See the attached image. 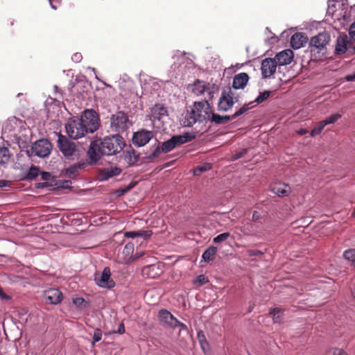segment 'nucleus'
I'll list each match as a JSON object with an SVG mask.
<instances>
[{
    "mask_svg": "<svg viewBox=\"0 0 355 355\" xmlns=\"http://www.w3.org/2000/svg\"><path fill=\"white\" fill-rule=\"evenodd\" d=\"M82 58V55L80 53H75L73 57H72V59L76 60V62H78L81 60Z\"/></svg>",
    "mask_w": 355,
    "mask_h": 355,
    "instance_id": "nucleus-57",
    "label": "nucleus"
},
{
    "mask_svg": "<svg viewBox=\"0 0 355 355\" xmlns=\"http://www.w3.org/2000/svg\"><path fill=\"white\" fill-rule=\"evenodd\" d=\"M198 121H199L198 117H197V114H196L195 112L191 108L190 112L187 111L186 113L184 118L182 120V124L185 127H191Z\"/></svg>",
    "mask_w": 355,
    "mask_h": 355,
    "instance_id": "nucleus-27",
    "label": "nucleus"
},
{
    "mask_svg": "<svg viewBox=\"0 0 355 355\" xmlns=\"http://www.w3.org/2000/svg\"><path fill=\"white\" fill-rule=\"evenodd\" d=\"M349 34L351 38L355 41V21L350 26Z\"/></svg>",
    "mask_w": 355,
    "mask_h": 355,
    "instance_id": "nucleus-50",
    "label": "nucleus"
},
{
    "mask_svg": "<svg viewBox=\"0 0 355 355\" xmlns=\"http://www.w3.org/2000/svg\"><path fill=\"white\" fill-rule=\"evenodd\" d=\"M125 145L123 138L119 135L105 137L103 139L92 141L87 150L91 163L97 162L102 156H110L121 152Z\"/></svg>",
    "mask_w": 355,
    "mask_h": 355,
    "instance_id": "nucleus-1",
    "label": "nucleus"
},
{
    "mask_svg": "<svg viewBox=\"0 0 355 355\" xmlns=\"http://www.w3.org/2000/svg\"><path fill=\"white\" fill-rule=\"evenodd\" d=\"M203 334V333H202V331L198 333V338H199V340H200V343L202 344V339H201V338H200V334Z\"/></svg>",
    "mask_w": 355,
    "mask_h": 355,
    "instance_id": "nucleus-61",
    "label": "nucleus"
},
{
    "mask_svg": "<svg viewBox=\"0 0 355 355\" xmlns=\"http://www.w3.org/2000/svg\"><path fill=\"white\" fill-rule=\"evenodd\" d=\"M134 250H135V245L131 242L128 243L125 245V247L123 250V252H122V254L123 255V257L121 261L122 263H126L133 261L142 256L143 253H136L134 255L133 254Z\"/></svg>",
    "mask_w": 355,
    "mask_h": 355,
    "instance_id": "nucleus-14",
    "label": "nucleus"
},
{
    "mask_svg": "<svg viewBox=\"0 0 355 355\" xmlns=\"http://www.w3.org/2000/svg\"><path fill=\"white\" fill-rule=\"evenodd\" d=\"M207 89H209V87L206 85L204 81L197 80L194 82L192 92L197 95L202 94Z\"/></svg>",
    "mask_w": 355,
    "mask_h": 355,
    "instance_id": "nucleus-29",
    "label": "nucleus"
},
{
    "mask_svg": "<svg viewBox=\"0 0 355 355\" xmlns=\"http://www.w3.org/2000/svg\"><path fill=\"white\" fill-rule=\"evenodd\" d=\"M284 310L281 308H275L270 311V314L272 315V319L275 322H279L282 320Z\"/></svg>",
    "mask_w": 355,
    "mask_h": 355,
    "instance_id": "nucleus-34",
    "label": "nucleus"
},
{
    "mask_svg": "<svg viewBox=\"0 0 355 355\" xmlns=\"http://www.w3.org/2000/svg\"><path fill=\"white\" fill-rule=\"evenodd\" d=\"M46 186H48L47 183H38L37 187V188H43Z\"/></svg>",
    "mask_w": 355,
    "mask_h": 355,
    "instance_id": "nucleus-60",
    "label": "nucleus"
},
{
    "mask_svg": "<svg viewBox=\"0 0 355 355\" xmlns=\"http://www.w3.org/2000/svg\"><path fill=\"white\" fill-rule=\"evenodd\" d=\"M153 133L151 131L141 130L133 135L132 141L137 146H144L153 138Z\"/></svg>",
    "mask_w": 355,
    "mask_h": 355,
    "instance_id": "nucleus-11",
    "label": "nucleus"
},
{
    "mask_svg": "<svg viewBox=\"0 0 355 355\" xmlns=\"http://www.w3.org/2000/svg\"><path fill=\"white\" fill-rule=\"evenodd\" d=\"M218 249L214 245L209 246L202 254V259L205 262H210L215 259Z\"/></svg>",
    "mask_w": 355,
    "mask_h": 355,
    "instance_id": "nucleus-30",
    "label": "nucleus"
},
{
    "mask_svg": "<svg viewBox=\"0 0 355 355\" xmlns=\"http://www.w3.org/2000/svg\"><path fill=\"white\" fill-rule=\"evenodd\" d=\"M326 126L322 121H320L318 125L311 131V136L314 137L321 133L323 128Z\"/></svg>",
    "mask_w": 355,
    "mask_h": 355,
    "instance_id": "nucleus-40",
    "label": "nucleus"
},
{
    "mask_svg": "<svg viewBox=\"0 0 355 355\" xmlns=\"http://www.w3.org/2000/svg\"><path fill=\"white\" fill-rule=\"evenodd\" d=\"M209 282V279L204 275H200L193 281V284L197 286H201Z\"/></svg>",
    "mask_w": 355,
    "mask_h": 355,
    "instance_id": "nucleus-41",
    "label": "nucleus"
},
{
    "mask_svg": "<svg viewBox=\"0 0 355 355\" xmlns=\"http://www.w3.org/2000/svg\"><path fill=\"white\" fill-rule=\"evenodd\" d=\"M270 92L268 91H265L262 93H260L259 96L255 99V102L257 103H261L266 101L270 96Z\"/></svg>",
    "mask_w": 355,
    "mask_h": 355,
    "instance_id": "nucleus-43",
    "label": "nucleus"
},
{
    "mask_svg": "<svg viewBox=\"0 0 355 355\" xmlns=\"http://www.w3.org/2000/svg\"><path fill=\"white\" fill-rule=\"evenodd\" d=\"M331 355H347V353L341 349H334L330 352Z\"/></svg>",
    "mask_w": 355,
    "mask_h": 355,
    "instance_id": "nucleus-48",
    "label": "nucleus"
},
{
    "mask_svg": "<svg viewBox=\"0 0 355 355\" xmlns=\"http://www.w3.org/2000/svg\"><path fill=\"white\" fill-rule=\"evenodd\" d=\"M44 297L52 304H59L63 297L62 293L57 288H50L44 291Z\"/></svg>",
    "mask_w": 355,
    "mask_h": 355,
    "instance_id": "nucleus-19",
    "label": "nucleus"
},
{
    "mask_svg": "<svg viewBox=\"0 0 355 355\" xmlns=\"http://www.w3.org/2000/svg\"><path fill=\"white\" fill-rule=\"evenodd\" d=\"M211 168V164H205L202 166H199L196 168H195L193 171V174L195 175H200L202 173L210 170Z\"/></svg>",
    "mask_w": 355,
    "mask_h": 355,
    "instance_id": "nucleus-38",
    "label": "nucleus"
},
{
    "mask_svg": "<svg viewBox=\"0 0 355 355\" xmlns=\"http://www.w3.org/2000/svg\"><path fill=\"white\" fill-rule=\"evenodd\" d=\"M121 173V169L116 166H110L101 169L98 174V178L101 181H106L108 179L119 175Z\"/></svg>",
    "mask_w": 355,
    "mask_h": 355,
    "instance_id": "nucleus-17",
    "label": "nucleus"
},
{
    "mask_svg": "<svg viewBox=\"0 0 355 355\" xmlns=\"http://www.w3.org/2000/svg\"><path fill=\"white\" fill-rule=\"evenodd\" d=\"M79 119L84 125L87 133H93L98 129L100 120L95 111L85 110Z\"/></svg>",
    "mask_w": 355,
    "mask_h": 355,
    "instance_id": "nucleus-3",
    "label": "nucleus"
},
{
    "mask_svg": "<svg viewBox=\"0 0 355 355\" xmlns=\"http://www.w3.org/2000/svg\"><path fill=\"white\" fill-rule=\"evenodd\" d=\"M261 214L257 211H254L252 214V220L254 222L258 221L261 218Z\"/></svg>",
    "mask_w": 355,
    "mask_h": 355,
    "instance_id": "nucleus-53",
    "label": "nucleus"
},
{
    "mask_svg": "<svg viewBox=\"0 0 355 355\" xmlns=\"http://www.w3.org/2000/svg\"><path fill=\"white\" fill-rule=\"evenodd\" d=\"M341 117H342V115L340 114L336 113V114H334L329 116L322 121L324 122V125H327L329 124L334 123L338 119H340Z\"/></svg>",
    "mask_w": 355,
    "mask_h": 355,
    "instance_id": "nucleus-36",
    "label": "nucleus"
},
{
    "mask_svg": "<svg viewBox=\"0 0 355 355\" xmlns=\"http://www.w3.org/2000/svg\"><path fill=\"white\" fill-rule=\"evenodd\" d=\"M345 259L352 262V265L355 267V248L345 250L343 253Z\"/></svg>",
    "mask_w": 355,
    "mask_h": 355,
    "instance_id": "nucleus-35",
    "label": "nucleus"
},
{
    "mask_svg": "<svg viewBox=\"0 0 355 355\" xmlns=\"http://www.w3.org/2000/svg\"><path fill=\"white\" fill-rule=\"evenodd\" d=\"M167 116L168 110L163 105L155 104L151 109L150 120L154 123L156 121H162Z\"/></svg>",
    "mask_w": 355,
    "mask_h": 355,
    "instance_id": "nucleus-15",
    "label": "nucleus"
},
{
    "mask_svg": "<svg viewBox=\"0 0 355 355\" xmlns=\"http://www.w3.org/2000/svg\"><path fill=\"white\" fill-rule=\"evenodd\" d=\"M192 109L197 114L199 122L209 119L212 112L207 101L195 102Z\"/></svg>",
    "mask_w": 355,
    "mask_h": 355,
    "instance_id": "nucleus-9",
    "label": "nucleus"
},
{
    "mask_svg": "<svg viewBox=\"0 0 355 355\" xmlns=\"http://www.w3.org/2000/svg\"><path fill=\"white\" fill-rule=\"evenodd\" d=\"M276 60L272 58H266L261 62V73L263 78L270 77L276 71Z\"/></svg>",
    "mask_w": 355,
    "mask_h": 355,
    "instance_id": "nucleus-13",
    "label": "nucleus"
},
{
    "mask_svg": "<svg viewBox=\"0 0 355 355\" xmlns=\"http://www.w3.org/2000/svg\"><path fill=\"white\" fill-rule=\"evenodd\" d=\"M196 135L193 133L186 132L182 135H175L172 137L173 140L175 144V146L178 145L183 144L189 142L194 139Z\"/></svg>",
    "mask_w": 355,
    "mask_h": 355,
    "instance_id": "nucleus-25",
    "label": "nucleus"
},
{
    "mask_svg": "<svg viewBox=\"0 0 355 355\" xmlns=\"http://www.w3.org/2000/svg\"><path fill=\"white\" fill-rule=\"evenodd\" d=\"M40 174L39 167L32 165L28 173L26 174L25 179L28 180H33L37 178Z\"/></svg>",
    "mask_w": 355,
    "mask_h": 355,
    "instance_id": "nucleus-32",
    "label": "nucleus"
},
{
    "mask_svg": "<svg viewBox=\"0 0 355 355\" xmlns=\"http://www.w3.org/2000/svg\"><path fill=\"white\" fill-rule=\"evenodd\" d=\"M10 158L9 150L6 147L0 148V165H3L8 162Z\"/></svg>",
    "mask_w": 355,
    "mask_h": 355,
    "instance_id": "nucleus-31",
    "label": "nucleus"
},
{
    "mask_svg": "<svg viewBox=\"0 0 355 355\" xmlns=\"http://www.w3.org/2000/svg\"><path fill=\"white\" fill-rule=\"evenodd\" d=\"M249 105H244L242 107H241L238 111H236L234 114L229 116H220L219 114H215L211 112L209 119L211 122L214 123L216 124H225L228 123L230 120L234 119L236 117L242 115L245 112H246L249 109Z\"/></svg>",
    "mask_w": 355,
    "mask_h": 355,
    "instance_id": "nucleus-7",
    "label": "nucleus"
},
{
    "mask_svg": "<svg viewBox=\"0 0 355 355\" xmlns=\"http://www.w3.org/2000/svg\"><path fill=\"white\" fill-rule=\"evenodd\" d=\"M293 58V52L291 49H286L277 53L275 60L279 65H286L291 62Z\"/></svg>",
    "mask_w": 355,
    "mask_h": 355,
    "instance_id": "nucleus-20",
    "label": "nucleus"
},
{
    "mask_svg": "<svg viewBox=\"0 0 355 355\" xmlns=\"http://www.w3.org/2000/svg\"><path fill=\"white\" fill-rule=\"evenodd\" d=\"M40 175H41V178L43 180H50L51 177V173L49 172H42L40 173Z\"/></svg>",
    "mask_w": 355,
    "mask_h": 355,
    "instance_id": "nucleus-54",
    "label": "nucleus"
},
{
    "mask_svg": "<svg viewBox=\"0 0 355 355\" xmlns=\"http://www.w3.org/2000/svg\"><path fill=\"white\" fill-rule=\"evenodd\" d=\"M247 253L250 257H259L263 254V252L259 250H249Z\"/></svg>",
    "mask_w": 355,
    "mask_h": 355,
    "instance_id": "nucleus-47",
    "label": "nucleus"
},
{
    "mask_svg": "<svg viewBox=\"0 0 355 355\" xmlns=\"http://www.w3.org/2000/svg\"><path fill=\"white\" fill-rule=\"evenodd\" d=\"M102 338V331L100 329H96L94 330V336H93V344L94 343L98 342L101 340Z\"/></svg>",
    "mask_w": 355,
    "mask_h": 355,
    "instance_id": "nucleus-46",
    "label": "nucleus"
},
{
    "mask_svg": "<svg viewBox=\"0 0 355 355\" xmlns=\"http://www.w3.org/2000/svg\"><path fill=\"white\" fill-rule=\"evenodd\" d=\"M94 280L96 284L102 288H112L115 285L111 278V271L109 267L104 268L101 273H96Z\"/></svg>",
    "mask_w": 355,
    "mask_h": 355,
    "instance_id": "nucleus-10",
    "label": "nucleus"
},
{
    "mask_svg": "<svg viewBox=\"0 0 355 355\" xmlns=\"http://www.w3.org/2000/svg\"><path fill=\"white\" fill-rule=\"evenodd\" d=\"M329 34L327 32H322L311 37L310 46L318 49H322L329 42Z\"/></svg>",
    "mask_w": 355,
    "mask_h": 355,
    "instance_id": "nucleus-12",
    "label": "nucleus"
},
{
    "mask_svg": "<svg viewBox=\"0 0 355 355\" xmlns=\"http://www.w3.org/2000/svg\"><path fill=\"white\" fill-rule=\"evenodd\" d=\"M180 327L181 329H182V330H185V331L188 330L187 326L185 324H184V323L181 322L180 321H179L175 318L174 319V321H173V324H172L171 327L175 328V327Z\"/></svg>",
    "mask_w": 355,
    "mask_h": 355,
    "instance_id": "nucleus-44",
    "label": "nucleus"
},
{
    "mask_svg": "<svg viewBox=\"0 0 355 355\" xmlns=\"http://www.w3.org/2000/svg\"><path fill=\"white\" fill-rule=\"evenodd\" d=\"M49 1L50 3H51V5L52 8H53V9H56V6H54V5H53V3H52V1H53V0H49Z\"/></svg>",
    "mask_w": 355,
    "mask_h": 355,
    "instance_id": "nucleus-62",
    "label": "nucleus"
},
{
    "mask_svg": "<svg viewBox=\"0 0 355 355\" xmlns=\"http://www.w3.org/2000/svg\"><path fill=\"white\" fill-rule=\"evenodd\" d=\"M352 216L355 218V208L354 209V211L352 214Z\"/></svg>",
    "mask_w": 355,
    "mask_h": 355,
    "instance_id": "nucleus-64",
    "label": "nucleus"
},
{
    "mask_svg": "<svg viewBox=\"0 0 355 355\" xmlns=\"http://www.w3.org/2000/svg\"><path fill=\"white\" fill-rule=\"evenodd\" d=\"M124 332H125V327H124V324L123 323H121L119 324L116 333L121 334H123Z\"/></svg>",
    "mask_w": 355,
    "mask_h": 355,
    "instance_id": "nucleus-56",
    "label": "nucleus"
},
{
    "mask_svg": "<svg viewBox=\"0 0 355 355\" xmlns=\"http://www.w3.org/2000/svg\"><path fill=\"white\" fill-rule=\"evenodd\" d=\"M331 1H329V6H328V12L331 13L332 16L334 17H337V15L336 13V10H334V8L335 7V5L331 4Z\"/></svg>",
    "mask_w": 355,
    "mask_h": 355,
    "instance_id": "nucleus-51",
    "label": "nucleus"
},
{
    "mask_svg": "<svg viewBox=\"0 0 355 355\" xmlns=\"http://www.w3.org/2000/svg\"><path fill=\"white\" fill-rule=\"evenodd\" d=\"M73 303L80 309H86L88 306V303L83 297L74 298Z\"/></svg>",
    "mask_w": 355,
    "mask_h": 355,
    "instance_id": "nucleus-39",
    "label": "nucleus"
},
{
    "mask_svg": "<svg viewBox=\"0 0 355 355\" xmlns=\"http://www.w3.org/2000/svg\"><path fill=\"white\" fill-rule=\"evenodd\" d=\"M155 265H150V266H147L146 267H144L142 270V272L144 274H146L147 275H148L149 277H151L150 275L149 274V272L150 270H154L155 268Z\"/></svg>",
    "mask_w": 355,
    "mask_h": 355,
    "instance_id": "nucleus-49",
    "label": "nucleus"
},
{
    "mask_svg": "<svg viewBox=\"0 0 355 355\" xmlns=\"http://www.w3.org/2000/svg\"><path fill=\"white\" fill-rule=\"evenodd\" d=\"M308 41V37L302 33H295L291 39V45L295 49L303 46Z\"/></svg>",
    "mask_w": 355,
    "mask_h": 355,
    "instance_id": "nucleus-22",
    "label": "nucleus"
},
{
    "mask_svg": "<svg viewBox=\"0 0 355 355\" xmlns=\"http://www.w3.org/2000/svg\"><path fill=\"white\" fill-rule=\"evenodd\" d=\"M198 121H199L198 117H197V114H196L195 112L191 108L190 112L187 111L186 113L184 118L182 120V124L185 127H191Z\"/></svg>",
    "mask_w": 355,
    "mask_h": 355,
    "instance_id": "nucleus-26",
    "label": "nucleus"
},
{
    "mask_svg": "<svg viewBox=\"0 0 355 355\" xmlns=\"http://www.w3.org/2000/svg\"><path fill=\"white\" fill-rule=\"evenodd\" d=\"M153 232L151 230H140L139 231H131V232H125L124 235L127 238L134 239L137 236L142 237L145 239H148Z\"/></svg>",
    "mask_w": 355,
    "mask_h": 355,
    "instance_id": "nucleus-28",
    "label": "nucleus"
},
{
    "mask_svg": "<svg viewBox=\"0 0 355 355\" xmlns=\"http://www.w3.org/2000/svg\"><path fill=\"white\" fill-rule=\"evenodd\" d=\"M239 96L228 87L223 90L218 104L219 111L227 112L232 109L234 104L239 101Z\"/></svg>",
    "mask_w": 355,
    "mask_h": 355,
    "instance_id": "nucleus-2",
    "label": "nucleus"
},
{
    "mask_svg": "<svg viewBox=\"0 0 355 355\" xmlns=\"http://www.w3.org/2000/svg\"><path fill=\"white\" fill-rule=\"evenodd\" d=\"M87 166V162H80L69 166L67 171L66 174L71 178H76L78 173L79 170L85 168Z\"/></svg>",
    "mask_w": 355,
    "mask_h": 355,
    "instance_id": "nucleus-24",
    "label": "nucleus"
},
{
    "mask_svg": "<svg viewBox=\"0 0 355 355\" xmlns=\"http://www.w3.org/2000/svg\"><path fill=\"white\" fill-rule=\"evenodd\" d=\"M160 323L163 325L171 327L174 319L173 315L166 309H161L158 313Z\"/></svg>",
    "mask_w": 355,
    "mask_h": 355,
    "instance_id": "nucleus-23",
    "label": "nucleus"
},
{
    "mask_svg": "<svg viewBox=\"0 0 355 355\" xmlns=\"http://www.w3.org/2000/svg\"><path fill=\"white\" fill-rule=\"evenodd\" d=\"M345 80L347 81H354L355 80V72L353 74H349L345 76Z\"/></svg>",
    "mask_w": 355,
    "mask_h": 355,
    "instance_id": "nucleus-55",
    "label": "nucleus"
},
{
    "mask_svg": "<svg viewBox=\"0 0 355 355\" xmlns=\"http://www.w3.org/2000/svg\"><path fill=\"white\" fill-rule=\"evenodd\" d=\"M246 153H247V149H245V148L243 149L241 151L232 155L231 157V160L232 161L237 160V159L243 157Z\"/></svg>",
    "mask_w": 355,
    "mask_h": 355,
    "instance_id": "nucleus-45",
    "label": "nucleus"
},
{
    "mask_svg": "<svg viewBox=\"0 0 355 355\" xmlns=\"http://www.w3.org/2000/svg\"><path fill=\"white\" fill-rule=\"evenodd\" d=\"M270 190L279 197H286L291 193V187L282 182L275 183L271 186Z\"/></svg>",
    "mask_w": 355,
    "mask_h": 355,
    "instance_id": "nucleus-18",
    "label": "nucleus"
},
{
    "mask_svg": "<svg viewBox=\"0 0 355 355\" xmlns=\"http://www.w3.org/2000/svg\"><path fill=\"white\" fill-rule=\"evenodd\" d=\"M352 42H351L347 35L340 36L337 39V43L335 49L336 54L340 55L345 53L347 51L352 52L351 46Z\"/></svg>",
    "mask_w": 355,
    "mask_h": 355,
    "instance_id": "nucleus-16",
    "label": "nucleus"
},
{
    "mask_svg": "<svg viewBox=\"0 0 355 355\" xmlns=\"http://www.w3.org/2000/svg\"><path fill=\"white\" fill-rule=\"evenodd\" d=\"M0 298L2 300H9L11 299V297L6 294L3 290V288L0 286Z\"/></svg>",
    "mask_w": 355,
    "mask_h": 355,
    "instance_id": "nucleus-52",
    "label": "nucleus"
},
{
    "mask_svg": "<svg viewBox=\"0 0 355 355\" xmlns=\"http://www.w3.org/2000/svg\"><path fill=\"white\" fill-rule=\"evenodd\" d=\"M66 131L69 137L78 139L84 137L87 132L79 119H69L66 124Z\"/></svg>",
    "mask_w": 355,
    "mask_h": 355,
    "instance_id": "nucleus-4",
    "label": "nucleus"
},
{
    "mask_svg": "<svg viewBox=\"0 0 355 355\" xmlns=\"http://www.w3.org/2000/svg\"><path fill=\"white\" fill-rule=\"evenodd\" d=\"M131 125L126 114L123 112H118L111 117V128L117 132L125 131Z\"/></svg>",
    "mask_w": 355,
    "mask_h": 355,
    "instance_id": "nucleus-5",
    "label": "nucleus"
},
{
    "mask_svg": "<svg viewBox=\"0 0 355 355\" xmlns=\"http://www.w3.org/2000/svg\"><path fill=\"white\" fill-rule=\"evenodd\" d=\"M150 150L152 153H149L148 155V158L150 159H153L159 157L160 153L162 152V148H160L159 146H152Z\"/></svg>",
    "mask_w": 355,
    "mask_h": 355,
    "instance_id": "nucleus-37",
    "label": "nucleus"
},
{
    "mask_svg": "<svg viewBox=\"0 0 355 355\" xmlns=\"http://www.w3.org/2000/svg\"><path fill=\"white\" fill-rule=\"evenodd\" d=\"M8 182L6 180H0V188L8 186Z\"/></svg>",
    "mask_w": 355,
    "mask_h": 355,
    "instance_id": "nucleus-58",
    "label": "nucleus"
},
{
    "mask_svg": "<svg viewBox=\"0 0 355 355\" xmlns=\"http://www.w3.org/2000/svg\"><path fill=\"white\" fill-rule=\"evenodd\" d=\"M128 190V189H122V190L121 191V194H123V193H125Z\"/></svg>",
    "mask_w": 355,
    "mask_h": 355,
    "instance_id": "nucleus-63",
    "label": "nucleus"
},
{
    "mask_svg": "<svg viewBox=\"0 0 355 355\" xmlns=\"http://www.w3.org/2000/svg\"><path fill=\"white\" fill-rule=\"evenodd\" d=\"M230 236V234L229 232H224L214 237L213 241L215 243H220L226 241Z\"/></svg>",
    "mask_w": 355,
    "mask_h": 355,
    "instance_id": "nucleus-42",
    "label": "nucleus"
},
{
    "mask_svg": "<svg viewBox=\"0 0 355 355\" xmlns=\"http://www.w3.org/2000/svg\"><path fill=\"white\" fill-rule=\"evenodd\" d=\"M52 145L47 139H40L35 142L32 146V154L40 157H48L51 151Z\"/></svg>",
    "mask_w": 355,
    "mask_h": 355,
    "instance_id": "nucleus-8",
    "label": "nucleus"
},
{
    "mask_svg": "<svg viewBox=\"0 0 355 355\" xmlns=\"http://www.w3.org/2000/svg\"><path fill=\"white\" fill-rule=\"evenodd\" d=\"M297 132L300 135H305L307 132V130H305V129H300V130H298Z\"/></svg>",
    "mask_w": 355,
    "mask_h": 355,
    "instance_id": "nucleus-59",
    "label": "nucleus"
},
{
    "mask_svg": "<svg viewBox=\"0 0 355 355\" xmlns=\"http://www.w3.org/2000/svg\"><path fill=\"white\" fill-rule=\"evenodd\" d=\"M249 80V76L246 73H240L236 74L232 82V87L234 89H243Z\"/></svg>",
    "mask_w": 355,
    "mask_h": 355,
    "instance_id": "nucleus-21",
    "label": "nucleus"
},
{
    "mask_svg": "<svg viewBox=\"0 0 355 355\" xmlns=\"http://www.w3.org/2000/svg\"><path fill=\"white\" fill-rule=\"evenodd\" d=\"M58 146L64 156L71 158L76 155L78 151L74 142L69 141L66 137L60 135L58 140Z\"/></svg>",
    "mask_w": 355,
    "mask_h": 355,
    "instance_id": "nucleus-6",
    "label": "nucleus"
},
{
    "mask_svg": "<svg viewBox=\"0 0 355 355\" xmlns=\"http://www.w3.org/2000/svg\"><path fill=\"white\" fill-rule=\"evenodd\" d=\"M175 147V144L171 137L170 139L162 143V153H166L172 150Z\"/></svg>",
    "mask_w": 355,
    "mask_h": 355,
    "instance_id": "nucleus-33",
    "label": "nucleus"
}]
</instances>
